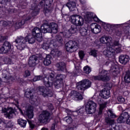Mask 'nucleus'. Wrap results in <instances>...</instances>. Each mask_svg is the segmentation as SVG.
Returning a JSON list of instances; mask_svg holds the SVG:
<instances>
[{"label": "nucleus", "mask_w": 130, "mask_h": 130, "mask_svg": "<svg viewBox=\"0 0 130 130\" xmlns=\"http://www.w3.org/2000/svg\"><path fill=\"white\" fill-rule=\"evenodd\" d=\"M105 121L108 125H113L115 123L114 119H111L108 117L105 118Z\"/></svg>", "instance_id": "nucleus-40"}, {"label": "nucleus", "mask_w": 130, "mask_h": 130, "mask_svg": "<svg viewBox=\"0 0 130 130\" xmlns=\"http://www.w3.org/2000/svg\"><path fill=\"white\" fill-rule=\"evenodd\" d=\"M58 71H61V72H66L67 69L66 68V63L63 62H60L56 64Z\"/></svg>", "instance_id": "nucleus-33"}, {"label": "nucleus", "mask_w": 130, "mask_h": 130, "mask_svg": "<svg viewBox=\"0 0 130 130\" xmlns=\"http://www.w3.org/2000/svg\"><path fill=\"white\" fill-rule=\"evenodd\" d=\"M18 123L20 125V126H21V127H26L27 121L22 119H19L18 120Z\"/></svg>", "instance_id": "nucleus-37"}, {"label": "nucleus", "mask_w": 130, "mask_h": 130, "mask_svg": "<svg viewBox=\"0 0 130 130\" xmlns=\"http://www.w3.org/2000/svg\"><path fill=\"white\" fill-rule=\"evenodd\" d=\"M15 111L16 109L15 108H12V107H8V108H2V112L5 113V116L6 118H9V119L14 117Z\"/></svg>", "instance_id": "nucleus-19"}, {"label": "nucleus", "mask_w": 130, "mask_h": 130, "mask_svg": "<svg viewBox=\"0 0 130 130\" xmlns=\"http://www.w3.org/2000/svg\"><path fill=\"white\" fill-rule=\"evenodd\" d=\"M50 117V113L47 111H43L38 117V120L40 123H47Z\"/></svg>", "instance_id": "nucleus-20"}, {"label": "nucleus", "mask_w": 130, "mask_h": 130, "mask_svg": "<svg viewBox=\"0 0 130 130\" xmlns=\"http://www.w3.org/2000/svg\"><path fill=\"white\" fill-rule=\"evenodd\" d=\"M53 3V0H42L40 3L39 7H44V13L46 16H48L51 14V12L53 10V8L51 5Z\"/></svg>", "instance_id": "nucleus-10"}, {"label": "nucleus", "mask_w": 130, "mask_h": 130, "mask_svg": "<svg viewBox=\"0 0 130 130\" xmlns=\"http://www.w3.org/2000/svg\"><path fill=\"white\" fill-rule=\"evenodd\" d=\"M55 40H51L50 39L48 40L47 42H44V43L42 45L43 49L44 50H48V51H50V54L53 57H61V52L59 51L57 49H55L56 47L58 46V43L60 44H62V37L60 36H57L56 37Z\"/></svg>", "instance_id": "nucleus-4"}, {"label": "nucleus", "mask_w": 130, "mask_h": 130, "mask_svg": "<svg viewBox=\"0 0 130 130\" xmlns=\"http://www.w3.org/2000/svg\"><path fill=\"white\" fill-rule=\"evenodd\" d=\"M40 59H42V57H41Z\"/></svg>", "instance_id": "nucleus-64"}, {"label": "nucleus", "mask_w": 130, "mask_h": 130, "mask_svg": "<svg viewBox=\"0 0 130 130\" xmlns=\"http://www.w3.org/2000/svg\"><path fill=\"white\" fill-rule=\"evenodd\" d=\"M26 6L27 3H23L19 6V10H21V9H26Z\"/></svg>", "instance_id": "nucleus-51"}, {"label": "nucleus", "mask_w": 130, "mask_h": 130, "mask_svg": "<svg viewBox=\"0 0 130 130\" xmlns=\"http://www.w3.org/2000/svg\"><path fill=\"white\" fill-rule=\"evenodd\" d=\"M12 51L11 43L9 42H5L2 47L0 48V53H8Z\"/></svg>", "instance_id": "nucleus-24"}, {"label": "nucleus", "mask_w": 130, "mask_h": 130, "mask_svg": "<svg viewBox=\"0 0 130 130\" xmlns=\"http://www.w3.org/2000/svg\"><path fill=\"white\" fill-rule=\"evenodd\" d=\"M109 64L111 65L110 70V73H112V75L113 77H117V76L120 74L119 67L118 66L115 64V63L110 61L109 60H107V61L105 62V65L109 66Z\"/></svg>", "instance_id": "nucleus-14"}, {"label": "nucleus", "mask_w": 130, "mask_h": 130, "mask_svg": "<svg viewBox=\"0 0 130 130\" xmlns=\"http://www.w3.org/2000/svg\"><path fill=\"white\" fill-rule=\"evenodd\" d=\"M92 83L88 79H84L76 84V88L79 91L87 90L91 87Z\"/></svg>", "instance_id": "nucleus-12"}, {"label": "nucleus", "mask_w": 130, "mask_h": 130, "mask_svg": "<svg viewBox=\"0 0 130 130\" xmlns=\"http://www.w3.org/2000/svg\"><path fill=\"white\" fill-rule=\"evenodd\" d=\"M77 32H78L77 26L73 25L71 26V27L69 30H66L62 32H60L59 35H57V36H60V37H61V35H62L63 37H64L65 38H70V36H71L73 34H76Z\"/></svg>", "instance_id": "nucleus-17"}, {"label": "nucleus", "mask_w": 130, "mask_h": 130, "mask_svg": "<svg viewBox=\"0 0 130 130\" xmlns=\"http://www.w3.org/2000/svg\"><path fill=\"white\" fill-rule=\"evenodd\" d=\"M118 123H122L126 121L127 124L130 125V115L128 113L125 112L121 114L120 116L117 120Z\"/></svg>", "instance_id": "nucleus-21"}, {"label": "nucleus", "mask_w": 130, "mask_h": 130, "mask_svg": "<svg viewBox=\"0 0 130 130\" xmlns=\"http://www.w3.org/2000/svg\"><path fill=\"white\" fill-rule=\"evenodd\" d=\"M83 71L85 74H87V75H88V74L91 73V68L89 67L88 66H86L84 67Z\"/></svg>", "instance_id": "nucleus-44"}, {"label": "nucleus", "mask_w": 130, "mask_h": 130, "mask_svg": "<svg viewBox=\"0 0 130 130\" xmlns=\"http://www.w3.org/2000/svg\"><path fill=\"white\" fill-rule=\"evenodd\" d=\"M5 63H7L8 64H12V63H14L12 62V59L7 58L4 60Z\"/></svg>", "instance_id": "nucleus-50"}, {"label": "nucleus", "mask_w": 130, "mask_h": 130, "mask_svg": "<svg viewBox=\"0 0 130 130\" xmlns=\"http://www.w3.org/2000/svg\"><path fill=\"white\" fill-rule=\"evenodd\" d=\"M79 56L80 58V59H83L85 56V52L83 50L79 51Z\"/></svg>", "instance_id": "nucleus-46"}, {"label": "nucleus", "mask_w": 130, "mask_h": 130, "mask_svg": "<svg viewBox=\"0 0 130 130\" xmlns=\"http://www.w3.org/2000/svg\"><path fill=\"white\" fill-rule=\"evenodd\" d=\"M30 76V71L27 70L25 72L24 77H29Z\"/></svg>", "instance_id": "nucleus-54"}, {"label": "nucleus", "mask_w": 130, "mask_h": 130, "mask_svg": "<svg viewBox=\"0 0 130 130\" xmlns=\"http://www.w3.org/2000/svg\"><path fill=\"white\" fill-rule=\"evenodd\" d=\"M58 28L57 24L54 22H51L50 24L48 23H44L41 27V29L39 27H35L32 29V35L36 37V40L38 42H41L43 38H42V33H53L55 34L57 33Z\"/></svg>", "instance_id": "nucleus-3"}, {"label": "nucleus", "mask_w": 130, "mask_h": 130, "mask_svg": "<svg viewBox=\"0 0 130 130\" xmlns=\"http://www.w3.org/2000/svg\"><path fill=\"white\" fill-rule=\"evenodd\" d=\"M42 130H48V128L44 127L42 128Z\"/></svg>", "instance_id": "nucleus-60"}, {"label": "nucleus", "mask_w": 130, "mask_h": 130, "mask_svg": "<svg viewBox=\"0 0 130 130\" xmlns=\"http://www.w3.org/2000/svg\"><path fill=\"white\" fill-rule=\"evenodd\" d=\"M13 92H15V90L13 89L10 91L9 93L11 95L8 98H4V99L5 100V102H7L8 103H9L11 100H13L14 101L15 106H16V107L18 108V104H19V102L18 101V99L16 98L17 96L13 95H14V93H12Z\"/></svg>", "instance_id": "nucleus-23"}, {"label": "nucleus", "mask_w": 130, "mask_h": 130, "mask_svg": "<svg viewBox=\"0 0 130 130\" xmlns=\"http://www.w3.org/2000/svg\"><path fill=\"white\" fill-rule=\"evenodd\" d=\"M51 56L49 54L47 55L46 58L44 60V64L45 66H49L51 63Z\"/></svg>", "instance_id": "nucleus-36"}, {"label": "nucleus", "mask_w": 130, "mask_h": 130, "mask_svg": "<svg viewBox=\"0 0 130 130\" xmlns=\"http://www.w3.org/2000/svg\"><path fill=\"white\" fill-rule=\"evenodd\" d=\"M54 72L48 73L47 75H45L44 77L42 76H35L32 81L33 82H37L42 80L44 84L46 87L44 86L39 87L36 90H33V88H28L24 93L25 97L29 99V103L25 106V110H22L20 108H18L22 115H26L28 118H33L34 113H33V108L35 106H38L40 104V99L37 96V94L42 95L43 97H52L53 91L52 89L49 88H52L54 86L56 89H60L61 91L66 92L67 88H64L63 85V79H66V75L62 74H58L54 78Z\"/></svg>", "instance_id": "nucleus-1"}, {"label": "nucleus", "mask_w": 130, "mask_h": 130, "mask_svg": "<svg viewBox=\"0 0 130 130\" xmlns=\"http://www.w3.org/2000/svg\"><path fill=\"white\" fill-rule=\"evenodd\" d=\"M69 97L75 101L83 100V95L82 94L76 90L71 91V93L69 94Z\"/></svg>", "instance_id": "nucleus-22"}, {"label": "nucleus", "mask_w": 130, "mask_h": 130, "mask_svg": "<svg viewBox=\"0 0 130 130\" xmlns=\"http://www.w3.org/2000/svg\"><path fill=\"white\" fill-rule=\"evenodd\" d=\"M128 108H130V103H129Z\"/></svg>", "instance_id": "nucleus-62"}, {"label": "nucleus", "mask_w": 130, "mask_h": 130, "mask_svg": "<svg viewBox=\"0 0 130 130\" xmlns=\"http://www.w3.org/2000/svg\"><path fill=\"white\" fill-rule=\"evenodd\" d=\"M114 25H121L120 26H118L117 27H114L113 28H110L108 32H109L110 30H113V29H115V28H121L123 29L124 32H122L119 30H117L116 31V35L117 36H119V37H120V36H123V39H127L130 36L129 35V31H128V29L130 28V20L128 21H127L125 23H122V24H114Z\"/></svg>", "instance_id": "nucleus-8"}, {"label": "nucleus", "mask_w": 130, "mask_h": 130, "mask_svg": "<svg viewBox=\"0 0 130 130\" xmlns=\"http://www.w3.org/2000/svg\"><path fill=\"white\" fill-rule=\"evenodd\" d=\"M100 41L103 44H107L110 46L112 44V38L110 36H104L100 38Z\"/></svg>", "instance_id": "nucleus-25"}, {"label": "nucleus", "mask_w": 130, "mask_h": 130, "mask_svg": "<svg viewBox=\"0 0 130 130\" xmlns=\"http://www.w3.org/2000/svg\"><path fill=\"white\" fill-rule=\"evenodd\" d=\"M38 58L40 59V58H38V57L35 55H33L30 56L28 61V64L29 67H35L36 64L39 62Z\"/></svg>", "instance_id": "nucleus-28"}, {"label": "nucleus", "mask_w": 130, "mask_h": 130, "mask_svg": "<svg viewBox=\"0 0 130 130\" xmlns=\"http://www.w3.org/2000/svg\"><path fill=\"white\" fill-rule=\"evenodd\" d=\"M60 118L57 117L54 120V123L52 124L51 130H56L58 128V124H60Z\"/></svg>", "instance_id": "nucleus-32"}, {"label": "nucleus", "mask_w": 130, "mask_h": 130, "mask_svg": "<svg viewBox=\"0 0 130 130\" xmlns=\"http://www.w3.org/2000/svg\"><path fill=\"white\" fill-rule=\"evenodd\" d=\"M61 103V99H59L57 102V105H56V106H60V104Z\"/></svg>", "instance_id": "nucleus-56"}, {"label": "nucleus", "mask_w": 130, "mask_h": 130, "mask_svg": "<svg viewBox=\"0 0 130 130\" xmlns=\"http://www.w3.org/2000/svg\"><path fill=\"white\" fill-rule=\"evenodd\" d=\"M36 40V37L33 35H28L24 38L22 36L18 37L15 40L16 46L19 50H23L26 47V43L28 42L29 44H33Z\"/></svg>", "instance_id": "nucleus-6"}, {"label": "nucleus", "mask_w": 130, "mask_h": 130, "mask_svg": "<svg viewBox=\"0 0 130 130\" xmlns=\"http://www.w3.org/2000/svg\"><path fill=\"white\" fill-rule=\"evenodd\" d=\"M97 104L92 101H89L85 106V110L87 114H93L96 112Z\"/></svg>", "instance_id": "nucleus-13"}, {"label": "nucleus", "mask_w": 130, "mask_h": 130, "mask_svg": "<svg viewBox=\"0 0 130 130\" xmlns=\"http://www.w3.org/2000/svg\"><path fill=\"white\" fill-rule=\"evenodd\" d=\"M106 107V103H104L103 104H100V109L98 112V116H95V118H98V119H100V117H101L102 115V112L103 111V109Z\"/></svg>", "instance_id": "nucleus-31"}, {"label": "nucleus", "mask_w": 130, "mask_h": 130, "mask_svg": "<svg viewBox=\"0 0 130 130\" xmlns=\"http://www.w3.org/2000/svg\"><path fill=\"white\" fill-rule=\"evenodd\" d=\"M89 55H92L94 57H97V50H91L89 53Z\"/></svg>", "instance_id": "nucleus-45"}, {"label": "nucleus", "mask_w": 130, "mask_h": 130, "mask_svg": "<svg viewBox=\"0 0 130 130\" xmlns=\"http://www.w3.org/2000/svg\"><path fill=\"white\" fill-rule=\"evenodd\" d=\"M91 31L93 34H98L101 32V26L96 23H92L90 24Z\"/></svg>", "instance_id": "nucleus-26"}, {"label": "nucleus", "mask_w": 130, "mask_h": 130, "mask_svg": "<svg viewBox=\"0 0 130 130\" xmlns=\"http://www.w3.org/2000/svg\"><path fill=\"white\" fill-rule=\"evenodd\" d=\"M77 61H77L76 63L74 62L75 70L72 74L73 77H76V76H80V75H81V73H82L80 63L78 62Z\"/></svg>", "instance_id": "nucleus-27"}, {"label": "nucleus", "mask_w": 130, "mask_h": 130, "mask_svg": "<svg viewBox=\"0 0 130 130\" xmlns=\"http://www.w3.org/2000/svg\"><path fill=\"white\" fill-rule=\"evenodd\" d=\"M119 61L122 64H126L129 61V56L122 54L119 56Z\"/></svg>", "instance_id": "nucleus-29"}, {"label": "nucleus", "mask_w": 130, "mask_h": 130, "mask_svg": "<svg viewBox=\"0 0 130 130\" xmlns=\"http://www.w3.org/2000/svg\"><path fill=\"white\" fill-rule=\"evenodd\" d=\"M40 10V9L38 8V6H37L36 3L34 4V5H31V8L29 12H27L26 15L23 16V19H25V20L23 19L20 22L16 23L15 26L18 27V28H20L22 25L25 24V21H29V20H31L32 18H34V17L37 16L39 14Z\"/></svg>", "instance_id": "nucleus-7"}, {"label": "nucleus", "mask_w": 130, "mask_h": 130, "mask_svg": "<svg viewBox=\"0 0 130 130\" xmlns=\"http://www.w3.org/2000/svg\"><path fill=\"white\" fill-rule=\"evenodd\" d=\"M120 52H122V46L119 44V38H118L114 42L113 45L111 44L104 50L103 54L109 58L114 59L115 58V54Z\"/></svg>", "instance_id": "nucleus-5"}, {"label": "nucleus", "mask_w": 130, "mask_h": 130, "mask_svg": "<svg viewBox=\"0 0 130 130\" xmlns=\"http://www.w3.org/2000/svg\"><path fill=\"white\" fill-rule=\"evenodd\" d=\"M107 86H108L107 89L109 90V89L112 88V83H110L109 84H108Z\"/></svg>", "instance_id": "nucleus-55"}, {"label": "nucleus", "mask_w": 130, "mask_h": 130, "mask_svg": "<svg viewBox=\"0 0 130 130\" xmlns=\"http://www.w3.org/2000/svg\"><path fill=\"white\" fill-rule=\"evenodd\" d=\"M76 1L77 0H69V3L63 7H68L70 12H74L76 9ZM80 4L84 6L87 4V0H79Z\"/></svg>", "instance_id": "nucleus-18"}, {"label": "nucleus", "mask_w": 130, "mask_h": 130, "mask_svg": "<svg viewBox=\"0 0 130 130\" xmlns=\"http://www.w3.org/2000/svg\"><path fill=\"white\" fill-rule=\"evenodd\" d=\"M65 112L68 115L74 116L76 119H82L84 117V113H85V109L84 107H79L76 111H72L69 109H66Z\"/></svg>", "instance_id": "nucleus-9"}, {"label": "nucleus", "mask_w": 130, "mask_h": 130, "mask_svg": "<svg viewBox=\"0 0 130 130\" xmlns=\"http://www.w3.org/2000/svg\"><path fill=\"white\" fill-rule=\"evenodd\" d=\"M0 26H4V27H6V26H13V25H12V22H11V21L2 20L0 21Z\"/></svg>", "instance_id": "nucleus-41"}, {"label": "nucleus", "mask_w": 130, "mask_h": 130, "mask_svg": "<svg viewBox=\"0 0 130 130\" xmlns=\"http://www.w3.org/2000/svg\"><path fill=\"white\" fill-rule=\"evenodd\" d=\"M70 21L73 25L78 26H83L85 23V20L80 15L74 14L71 16Z\"/></svg>", "instance_id": "nucleus-11"}, {"label": "nucleus", "mask_w": 130, "mask_h": 130, "mask_svg": "<svg viewBox=\"0 0 130 130\" xmlns=\"http://www.w3.org/2000/svg\"><path fill=\"white\" fill-rule=\"evenodd\" d=\"M63 120L66 121L68 124H71L73 122V119L70 116H67L63 118Z\"/></svg>", "instance_id": "nucleus-42"}, {"label": "nucleus", "mask_w": 130, "mask_h": 130, "mask_svg": "<svg viewBox=\"0 0 130 130\" xmlns=\"http://www.w3.org/2000/svg\"><path fill=\"white\" fill-rule=\"evenodd\" d=\"M76 9L75 10H74V11H76V10H78V9H77V7H76Z\"/></svg>", "instance_id": "nucleus-63"}, {"label": "nucleus", "mask_w": 130, "mask_h": 130, "mask_svg": "<svg viewBox=\"0 0 130 130\" xmlns=\"http://www.w3.org/2000/svg\"><path fill=\"white\" fill-rule=\"evenodd\" d=\"M107 114L110 118H114L115 117V114H114L112 110H109L107 112Z\"/></svg>", "instance_id": "nucleus-43"}, {"label": "nucleus", "mask_w": 130, "mask_h": 130, "mask_svg": "<svg viewBox=\"0 0 130 130\" xmlns=\"http://www.w3.org/2000/svg\"><path fill=\"white\" fill-rule=\"evenodd\" d=\"M8 0H0V4L3 5V4H5V3H7Z\"/></svg>", "instance_id": "nucleus-57"}, {"label": "nucleus", "mask_w": 130, "mask_h": 130, "mask_svg": "<svg viewBox=\"0 0 130 130\" xmlns=\"http://www.w3.org/2000/svg\"><path fill=\"white\" fill-rule=\"evenodd\" d=\"M7 72V71L6 70H3V74H4V73H6Z\"/></svg>", "instance_id": "nucleus-61"}, {"label": "nucleus", "mask_w": 130, "mask_h": 130, "mask_svg": "<svg viewBox=\"0 0 130 130\" xmlns=\"http://www.w3.org/2000/svg\"><path fill=\"white\" fill-rule=\"evenodd\" d=\"M98 42H99V41H95V42H94V43H95V44H96V45H99V44H98Z\"/></svg>", "instance_id": "nucleus-58"}, {"label": "nucleus", "mask_w": 130, "mask_h": 130, "mask_svg": "<svg viewBox=\"0 0 130 130\" xmlns=\"http://www.w3.org/2000/svg\"><path fill=\"white\" fill-rule=\"evenodd\" d=\"M3 80L4 81H2V79L0 78V87H3V86H4V83H9V82L12 80V77L9 78L7 75L3 74Z\"/></svg>", "instance_id": "nucleus-34"}, {"label": "nucleus", "mask_w": 130, "mask_h": 130, "mask_svg": "<svg viewBox=\"0 0 130 130\" xmlns=\"http://www.w3.org/2000/svg\"><path fill=\"white\" fill-rule=\"evenodd\" d=\"M5 120H3V119H2L1 118H0V124L1 123H2V122H4Z\"/></svg>", "instance_id": "nucleus-59"}, {"label": "nucleus", "mask_w": 130, "mask_h": 130, "mask_svg": "<svg viewBox=\"0 0 130 130\" xmlns=\"http://www.w3.org/2000/svg\"><path fill=\"white\" fill-rule=\"evenodd\" d=\"M79 32L81 36H86V35L88 34V30H87V28H85V27H81L79 29Z\"/></svg>", "instance_id": "nucleus-39"}, {"label": "nucleus", "mask_w": 130, "mask_h": 130, "mask_svg": "<svg viewBox=\"0 0 130 130\" xmlns=\"http://www.w3.org/2000/svg\"><path fill=\"white\" fill-rule=\"evenodd\" d=\"M3 123H4L6 128H10L14 126V122H13L12 121H10L8 120H4L3 121Z\"/></svg>", "instance_id": "nucleus-35"}, {"label": "nucleus", "mask_w": 130, "mask_h": 130, "mask_svg": "<svg viewBox=\"0 0 130 130\" xmlns=\"http://www.w3.org/2000/svg\"><path fill=\"white\" fill-rule=\"evenodd\" d=\"M117 100L119 104L124 103L125 102V99L122 96H119L117 98Z\"/></svg>", "instance_id": "nucleus-47"}, {"label": "nucleus", "mask_w": 130, "mask_h": 130, "mask_svg": "<svg viewBox=\"0 0 130 130\" xmlns=\"http://www.w3.org/2000/svg\"><path fill=\"white\" fill-rule=\"evenodd\" d=\"M81 16L84 17V19L86 23H91V22H96L99 23L103 26V28L105 29L106 31H109V29H113V28H117L121 26V24H114L113 23H110L107 22H104L100 20L96 14L93 12H87V3L83 5L81 7Z\"/></svg>", "instance_id": "nucleus-2"}, {"label": "nucleus", "mask_w": 130, "mask_h": 130, "mask_svg": "<svg viewBox=\"0 0 130 130\" xmlns=\"http://www.w3.org/2000/svg\"><path fill=\"white\" fill-rule=\"evenodd\" d=\"M65 48L68 52H75L79 48V44L74 41H69L65 45Z\"/></svg>", "instance_id": "nucleus-15"}, {"label": "nucleus", "mask_w": 130, "mask_h": 130, "mask_svg": "<svg viewBox=\"0 0 130 130\" xmlns=\"http://www.w3.org/2000/svg\"><path fill=\"white\" fill-rule=\"evenodd\" d=\"M28 122L29 124V127L30 128H34V127H35V124L34 123V121L31 120H28Z\"/></svg>", "instance_id": "nucleus-48"}, {"label": "nucleus", "mask_w": 130, "mask_h": 130, "mask_svg": "<svg viewBox=\"0 0 130 130\" xmlns=\"http://www.w3.org/2000/svg\"><path fill=\"white\" fill-rule=\"evenodd\" d=\"M108 72L104 70H100V73L98 76H93L94 80H97L98 81H103V82H106V81H109L110 77L107 75Z\"/></svg>", "instance_id": "nucleus-16"}, {"label": "nucleus", "mask_w": 130, "mask_h": 130, "mask_svg": "<svg viewBox=\"0 0 130 130\" xmlns=\"http://www.w3.org/2000/svg\"><path fill=\"white\" fill-rule=\"evenodd\" d=\"M124 81L125 83H130V71H128L126 72V74L124 77Z\"/></svg>", "instance_id": "nucleus-38"}, {"label": "nucleus", "mask_w": 130, "mask_h": 130, "mask_svg": "<svg viewBox=\"0 0 130 130\" xmlns=\"http://www.w3.org/2000/svg\"><path fill=\"white\" fill-rule=\"evenodd\" d=\"M2 9L3 10H5V13H7V12H9V13H12V12H13V13H16V11L14 9L9 10L7 7H3Z\"/></svg>", "instance_id": "nucleus-49"}, {"label": "nucleus", "mask_w": 130, "mask_h": 130, "mask_svg": "<svg viewBox=\"0 0 130 130\" xmlns=\"http://www.w3.org/2000/svg\"><path fill=\"white\" fill-rule=\"evenodd\" d=\"M100 96L104 99H108L110 97V90L104 88L101 91Z\"/></svg>", "instance_id": "nucleus-30"}, {"label": "nucleus", "mask_w": 130, "mask_h": 130, "mask_svg": "<svg viewBox=\"0 0 130 130\" xmlns=\"http://www.w3.org/2000/svg\"><path fill=\"white\" fill-rule=\"evenodd\" d=\"M6 39H7V37L0 35V42H3Z\"/></svg>", "instance_id": "nucleus-52"}, {"label": "nucleus", "mask_w": 130, "mask_h": 130, "mask_svg": "<svg viewBox=\"0 0 130 130\" xmlns=\"http://www.w3.org/2000/svg\"><path fill=\"white\" fill-rule=\"evenodd\" d=\"M48 108L49 110H51V111L53 110V109H54L53 106L51 104H50L48 106Z\"/></svg>", "instance_id": "nucleus-53"}]
</instances>
